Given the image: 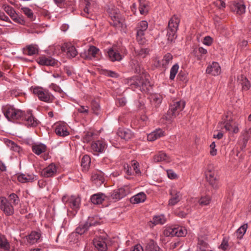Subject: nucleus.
Here are the masks:
<instances>
[{
	"label": "nucleus",
	"mask_w": 251,
	"mask_h": 251,
	"mask_svg": "<svg viewBox=\"0 0 251 251\" xmlns=\"http://www.w3.org/2000/svg\"><path fill=\"white\" fill-rule=\"evenodd\" d=\"M6 145L9 147L10 150L17 152H19L20 148L14 142L10 140H6L5 142Z\"/></svg>",
	"instance_id": "nucleus-44"
},
{
	"label": "nucleus",
	"mask_w": 251,
	"mask_h": 251,
	"mask_svg": "<svg viewBox=\"0 0 251 251\" xmlns=\"http://www.w3.org/2000/svg\"><path fill=\"white\" fill-rule=\"evenodd\" d=\"M91 107L93 112L95 114L98 115L100 110V106L99 102L96 100H93L91 102Z\"/></svg>",
	"instance_id": "nucleus-51"
},
{
	"label": "nucleus",
	"mask_w": 251,
	"mask_h": 251,
	"mask_svg": "<svg viewBox=\"0 0 251 251\" xmlns=\"http://www.w3.org/2000/svg\"><path fill=\"white\" fill-rule=\"evenodd\" d=\"M93 132L92 131H86L83 132L82 140L84 143H88L93 139Z\"/></svg>",
	"instance_id": "nucleus-47"
},
{
	"label": "nucleus",
	"mask_w": 251,
	"mask_h": 251,
	"mask_svg": "<svg viewBox=\"0 0 251 251\" xmlns=\"http://www.w3.org/2000/svg\"><path fill=\"white\" fill-rule=\"evenodd\" d=\"M187 233V229L183 226H176V236L183 237Z\"/></svg>",
	"instance_id": "nucleus-46"
},
{
	"label": "nucleus",
	"mask_w": 251,
	"mask_h": 251,
	"mask_svg": "<svg viewBox=\"0 0 251 251\" xmlns=\"http://www.w3.org/2000/svg\"><path fill=\"white\" fill-rule=\"evenodd\" d=\"M103 174H93L92 176V179L94 181H100V182L103 183L104 181Z\"/></svg>",
	"instance_id": "nucleus-52"
},
{
	"label": "nucleus",
	"mask_w": 251,
	"mask_h": 251,
	"mask_svg": "<svg viewBox=\"0 0 251 251\" xmlns=\"http://www.w3.org/2000/svg\"><path fill=\"white\" fill-rule=\"evenodd\" d=\"M2 111L8 121L21 120L24 112L21 110L16 109L13 106L9 104L3 106Z\"/></svg>",
	"instance_id": "nucleus-3"
},
{
	"label": "nucleus",
	"mask_w": 251,
	"mask_h": 251,
	"mask_svg": "<svg viewBox=\"0 0 251 251\" xmlns=\"http://www.w3.org/2000/svg\"><path fill=\"white\" fill-rule=\"evenodd\" d=\"M10 249V245L5 236L0 234V251H6Z\"/></svg>",
	"instance_id": "nucleus-31"
},
{
	"label": "nucleus",
	"mask_w": 251,
	"mask_h": 251,
	"mask_svg": "<svg viewBox=\"0 0 251 251\" xmlns=\"http://www.w3.org/2000/svg\"><path fill=\"white\" fill-rule=\"evenodd\" d=\"M106 196L103 193H98L91 196L90 200L94 204H100L105 200Z\"/></svg>",
	"instance_id": "nucleus-27"
},
{
	"label": "nucleus",
	"mask_w": 251,
	"mask_h": 251,
	"mask_svg": "<svg viewBox=\"0 0 251 251\" xmlns=\"http://www.w3.org/2000/svg\"><path fill=\"white\" fill-rule=\"evenodd\" d=\"M170 195L171 196L168 204L170 206H174L181 199V194L176 191L174 187H172L169 191Z\"/></svg>",
	"instance_id": "nucleus-15"
},
{
	"label": "nucleus",
	"mask_w": 251,
	"mask_h": 251,
	"mask_svg": "<svg viewBox=\"0 0 251 251\" xmlns=\"http://www.w3.org/2000/svg\"><path fill=\"white\" fill-rule=\"evenodd\" d=\"M27 242L30 244L39 242L41 240V233L40 231H32L26 236Z\"/></svg>",
	"instance_id": "nucleus-20"
},
{
	"label": "nucleus",
	"mask_w": 251,
	"mask_h": 251,
	"mask_svg": "<svg viewBox=\"0 0 251 251\" xmlns=\"http://www.w3.org/2000/svg\"><path fill=\"white\" fill-rule=\"evenodd\" d=\"M109 13L111 19L110 24L117 28H121L123 25L124 21L119 11L115 9H111Z\"/></svg>",
	"instance_id": "nucleus-10"
},
{
	"label": "nucleus",
	"mask_w": 251,
	"mask_h": 251,
	"mask_svg": "<svg viewBox=\"0 0 251 251\" xmlns=\"http://www.w3.org/2000/svg\"><path fill=\"white\" fill-rule=\"evenodd\" d=\"M5 12L10 16L11 15L13 14L16 11L11 6L9 5H5L3 8Z\"/></svg>",
	"instance_id": "nucleus-56"
},
{
	"label": "nucleus",
	"mask_w": 251,
	"mask_h": 251,
	"mask_svg": "<svg viewBox=\"0 0 251 251\" xmlns=\"http://www.w3.org/2000/svg\"><path fill=\"white\" fill-rule=\"evenodd\" d=\"M146 199V194L143 192H140L132 197L131 198V201L133 203H139L145 201Z\"/></svg>",
	"instance_id": "nucleus-34"
},
{
	"label": "nucleus",
	"mask_w": 251,
	"mask_h": 251,
	"mask_svg": "<svg viewBox=\"0 0 251 251\" xmlns=\"http://www.w3.org/2000/svg\"><path fill=\"white\" fill-rule=\"evenodd\" d=\"M21 11L27 16V18L31 20L33 19V13L32 10L26 7H23L21 8Z\"/></svg>",
	"instance_id": "nucleus-48"
},
{
	"label": "nucleus",
	"mask_w": 251,
	"mask_h": 251,
	"mask_svg": "<svg viewBox=\"0 0 251 251\" xmlns=\"http://www.w3.org/2000/svg\"><path fill=\"white\" fill-rule=\"evenodd\" d=\"M206 179L209 184L214 188L218 187V179L217 174H206Z\"/></svg>",
	"instance_id": "nucleus-28"
},
{
	"label": "nucleus",
	"mask_w": 251,
	"mask_h": 251,
	"mask_svg": "<svg viewBox=\"0 0 251 251\" xmlns=\"http://www.w3.org/2000/svg\"><path fill=\"white\" fill-rule=\"evenodd\" d=\"M20 120L24 121L25 124L28 127H35L39 124V121L33 116L30 112H27L26 113L23 112L22 117Z\"/></svg>",
	"instance_id": "nucleus-13"
},
{
	"label": "nucleus",
	"mask_w": 251,
	"mask_h": 251,
	"mask_svg": "<svg viewBox=\"0 0 251 251\" xmlns=\"http://www.w3.org/2000/svg\"><path fill=\"white\" fill-rule=\"evenodd\" d=\"M33 93L36 95L40 100L46 102H51L54 99V97L48 90L43 88L36 87L32 88Z\"/></svg>",
	"instance_id": "nucleus-8"
},
{
	"label": "nucleus",
	"mask_w": 251,
	"mask_h": 251,
	"mask_svg": "<svg viewBox=\"0 0 251 251\" xmlns=\"http://www.w3.org/2000/svg\"><path fill=\"white\" fill-rule=\"evenodd\" d=\"M118 135L122 139L125 140H128L133 136L132 132L128 129H119L118 131Z\"/></svg>",
	"instance_id": "nucleus-30"
},
{
	"label": "nucleus",
	"mask_w": 251,
	"mask_h": 251,
	"mask_svg": "<svg viewBox=\"0 0 251 251\" xmlns=\"http://www.w3.org/2000/svg\"><path fill=\"white\" fill-rule=\"evenodd\" d=\"M173 58V55L171 53H167L163 56L161 60H155L154 65L156 67H162L166 70L169 64L172 62Z\"/></svg>",
	"instance_id": "nucleus-14"
},
{
	"label": "nucleus",
	"mask_w": 251,
	"mask_h": 251,
	"mask_svg": "<svg viewBox=\"0 0 251 251\" xmlns=\"http://www.w3.org/2000/svg\"><path fill=\"white\" fill-rule=\"evenodd\" d=\"M13 21L21 25H24L25 23V21L24 20V19H23L21 17H20L19 16H18L16 18H14V19Z\"/></svg>",
	"instance_id": "nucleus-64"
},
{
	"label": "nucleus",
	"mask_w": 251,
	"mask_h": 251,
	"mask_svg": "<svg viewBox=\"0 0 251 251\" xmlns=\"http://www.w3.org/2000/svg\"><path fill=\"white\" fill-rule=\"evenodd\" d=\"M91 163V158L88 155H84L82 157L81 161V166L83 171H87L89 168Z\"/></svg>",
	"instance_id": "nucleus-36"
},
{
	"label": "nucleus",
	"mask_w": 251,
	"mask_h": 251,
	"mask_svg": "<svg viewBox=\"0 0 251 251\" xmlns=\"http://www.w3.org/2000/svg\"><path fill=\"white\" fill-rule=\"evenodd\" d=\"M179 69V66L177 64H175L174 65L170 70V79L174 80L176 77V75L178 73V70Z\"/></svg>",
	"instance_id": "nucleus-45"
},
{
	"label": "nucleus",
	"mask_w": 251,
	"mask_h": 251,
	"mask_svg": "<svg viewBox=\"0 0 251 251\" xmlns=\"http://www.w3.org/2000/svg\"><path fill=\"white\" fill-rule=\"evenodd\" d=\"M177 78L179 80L185 83L188 81L187 74L183 71H180L178 73Z\"/></svg>",
	"instance_id": "nucleus-53"
},
{
	"label": "nucleus",
	"mask_w": 251,
	"mask_h": 251,
	"mask_svg": "<svg viewBox=\"0 0 251 251\" xmlns=\"http://www.w3.org/2000/svg\"><path fill=\"white\" fill-rule=\"evenodd\" d=\"M216 5L219 8L225 7L226 4L223 0H217L215 1Z\"/></svg>",
	"instance_id": "nucleus-62"
},
{
	"label": "nucleus",
	"mask_w": 251,
	"mask_h": 251,
	"mask_svg": "<svg viewBox=\"0 0 251 251\" xmlns=\"http://www.w3.org/2000/svg\"><path fill=\"white\" fill-rule=\"evenodd\" d=\"M38 64L41 65L55 66L57 64V61L54 58L45 55L40 56L37 59Z\"/></svg>",
	"instance_id": "nucleus-19"
},
{
	"label": "nucleus",
	"mask_w": 251,
	"mask_h": 251,
	"mask_svg": "<svg viewBox=\"0 0 251 251\" xmlns=\"http://www.w3.org/2000/svg\"><path fill=\"white\" fill-rule=\"evenodd\" d=\"M185 105V101L179 100L175 101L170 105L169 109L164 118L168 121H171L172 119L178 116L180 112L184 109Z\"/></svg>",
	"instance_id": "nucleus-2"
},
{
	"label": "nucleus",
	"mask_w": 251,
	"mask_h": 251,
	"mask_svg": "<svg viewBox=\"0 0 251 251\" xmlns=\"http://www.w3.org/2000/svg\"><path fill=\"white\" fill-rule=\"evenodd\" d=\"M199 248L201 251H206L208 245L203 241H199Z\"/></svg>",
	"instance_id": "nucleus-57"
},
{
	"label": "nucleus",
	"mask_w": 251,
	"mask_h": 251,
	"mask_svg": "<svg viewBox=\"0 0 251 251\" xmlns=\"http://www.w3.org/2000/svg\"><path fill=\"white\" fill-rule=\"evenodd\" d=\"M248 228V225L247 224H245L242 226H241L236 231V236L237 238L241 239L243 238V236L244 235L245 233H246L247 231V229Z\"/></svg>",
	"instance_id": "nucleus-43"
},
{
	"label": "nucleus",
	"mask_w": 251,
	"mask_h": 251,
	"mask_svg": "<svg viewBox=\"0 0 251 251\" xmlns=\"http://www.w3.org/2000/svg\"><path fill=\"white\" fill-rule=\"evenodd\" d=\"M95 5L94 1L81 0L80 6L83 9L81 15L86 18L93 19Z\"/></svg>",
	"instance_id": "nucleus-6"
},
{
	"label": "nucleus",
	"mask_w": 251,
	"mask_h": 251,
	"mask_svg": "<svg viewBox=\"0 0 251 251\" xmlns=\"http://www.w3.org/2000/svg\"><path fill=\"white\" fill-rule=\"evenodd\" d=\"M105 238L97 237L93 240V245L98 251H106L107 249Z\"/></svg>",
	"instance_id": "nucleus-17"
},
{
	"label": "nucleus",
	"mask_w": 251,
	"mask_h": 251,
	"mask_svg": "<svg viewBox=\"0 0 251 251\" xmlns=\"http://www.w3.org/2000/svg\"><path fill=\"white\" fill-rule=\"evenodd\" d=\"M176 226H168L164 230V234L166 236H176Z\"/></svg>",
	"instance_id": "nucleus-39"
},
{
	"label": "nucleus",
	"mask_w": 251,
	"mask_h": 251,
	"mask_svg": "<svg viewBox=\"0 0 251 251\" xmlns=\"http://www.w3.org/2000/svg\"><path fill=\"white\" fill-rule=\"evenodd\" d=\"M9 201H11L12 205L14 206L18 204L20 201V199L16 194L12 193L9 196Z\"/></svg>",
	"instance_id": "nucleus-49"
},
{
	"label": "nucleus",
	"mask_w": 251,
	"mask_h": 251,
	"mask_svg": "<svg viewBox=\"0 0 251 251\" xmlns=\"http://www.w3.org/2000/svg\"><path fill=\"white\" fill-rule=\"evenodd\" d=\"M57 169L55 164L51 163L45 169L44 173H56Z\"/></svg>",
	"instance_id": "nucleus-54"
},
{
	"label": "nucleus",
	"mask_w": 251,
	"mask_h": 251,
	"mask_svg": "<svg viewBox=\"0 0 251 251\" xmlns=\"http://www.w3.org/2000/svg\"><path fill=\"white\" fill-rule=\"evenodd\" d=\"M215 143L214 142H213L211 145H210V153L211 155L214 156L217 153V150L215 149Z\"/></svg>",
	"instance_id": "nucleus-60"
},
{
	"label": "nucleus",
	"mask_w": 251,
	"mask_h": 251,
	"mask_svg": "<svg viewBox=\"0 0 251 251\" xmlns=\"http://www.w3.org/2000/svg\"><path fill=\"white\" fill-rule=\"evenodd\" d=\"M148 24L146 21H142L138 23L136 27V39L140 44H143L146 42L145 35L147 32Z\"/></svg>",
	"instance_id": "nucleus-7"
},
{
	"label": "nucleus",
	"mask_w": 251,
	"mask_h": 251,
	"mask_svg": "<svg viewBox=\"0 0 251 251\" xmlns=\"http://www.w3.org/2000/svg\"><path fill=\"white\" fill-rule=\"evenodd\" d=\"M61 50L66 52L69 57H75L77 54L75 47L71 43H64L61 47Z\"/></svg>",
	"instance_id": "nucleus-16"
},
{
	"label": "nucleus",
	"mask_w": 251,
	"mask_h": 251,
	"mask_svg": "<svg viewBox=\"0 0 251 251\" xmlns=\"http://www.w3.org/2000/svg\"><path fill=\"white\" fill-rule=\"evenodd\" d=\"M166 218L163 215H156L153 218L152 223L154 225L164 224L166 222Z\"/></svg>",
	"instance_id": "nucleus-41"
},
{
	"label": "nucleus",
	"mask_w": 251,
	"mask_h": 251,
	"mask_svg": "<svg viewBox=\"0 0 251 251\" xmlns=\"http://www.w3.org/2000/svg\"><path fill=\"white\" fill-rule=\"evenodd\" d=\"M131 192L130 188L128 185H125L122 187L114 190L110 194L111 198L114 201H118L123 199Z\"/></svg>",
	"instance_id": "nucleus-9"
},
{
	"label": "nucleus",
	"mask_w": 251,
	"mask_h": 251,
	"mask_svg": "<svg viewBox=\"0 0 251 251\" xmlns=\"http://www.w3.org/2000/svg\"><path fill=\"white\" fill-rule=\"evenodd\" d=\"M250 135H251V127L248 131H246V135L244 138L245 143L247 142L249 139L250 138Z\"/></svg>",
	"instance_id": "nucleus-63"
},
{
	"label": "nucleus",
	"mask_w": 251,
	"mask_h": 251,
	"mask_svg": "<svg viewBox=\"0 0 251 251\" xmlns=\"http://www.w3.org/2000/svg\"><path fill=\"white\" fill-rule=\"evenodd\" d=\"M126 103V100L125 98L121 97L118 98L116 100V104L119 106H124Z\"/></svg>",
	"instance_id": "nucleus-55"
},
{
	"label": "nucleus",
	"mask_w": 251,
	"mask_h": 251,
	"mask_svg": "<svg viewBox=\"0 0 251 251\" xmlns=\"http://www.w3.org/2000/svg\"><path fill=\"white\" fill-rule=\"evenodd\" d=\"M130 66L135 73H139L141 72L140 66L138 61L134 60H131L130 62Z\"/></svg>",
	"instance_id": "nucleus-50"
},
{
	"label": "nucleus",
	"mask_w": 251,
	"mask_h": 251,
	"mask_svg": "<svg viewBox=\"0 0 251 251\" xmlns=\"http://www.w3.org/2000/svg\"><path fill=\"white\" fill-rule=\"evenodd\" d=\"M99 49L96 47L93 46H90L87 51V55H86V58L88 59L96 58L97 57V54L99 53Z\"/></svg>",
	"instance_id": "nucleus-35"
},
{
	"label": "nucleus",
	"mask_w": 251,
	"mask_h": 251,
	"mask_svg": "<svg viewBox=\"0 0 251 251\" xmlns=\"http://www.w3.org/2000/svg\"><path fill=\"white\" fill-rule=\"evenodd\" d=\"M107 148V145L103 140H97L92 142L91 146V151L95 155L103 153Z\"/></svg>",
	"instance_id": "nucleus-12"
},
{
	"label": "nucleus",
	"mask_w": 251,
	"mask_h": 251,
	"mask_svg": "<svg viewBox=\"0 0 251 251\" xmlns=\"http://www.w3.org/2000/svg\"><path fill=\"white\" fill-rule=\"evenodd\" d=\"M237 81L242 86V89L244 90H248L250 87L251 84L247 77L244 75H241L237 78Z\"/></svg>",
	"instance_id": "nucleus-32"
},
{
	"label": "nucleus",
	"mask_w": 251,
	"mask_h": 251,
	"mask_svg": "<svg viewBox=\"0 0 251 251\" xmlns=\"http://www.w3.org/2000/svg\"><path fill=\"white\" fill-rule=\"evenodd\" d=\"M188 203L192 206H196L199 204V200L196 198H191L189 200Z\"/></svg>",
	"instance_id": "nucleus-59"
},
{
	"label": "nucleus",
	"mask_w": 251,
	"mask_h": 251,
	"mask_svg": "<svg viewBox=\"0 0 251 251\" xmlns=\"http://www.w3.org/2000/svg\"><path fill=\"white\" fill-rule=\"evenodd\" d=\"M149 51L150 50L148 48L135 49L133 52V55L138 59H143L149 54Z\"/></svg>",
	"instance_id": "nucleus-29"
},
{
	"label": "nucleus",
	"mask_w": 251,
	"mask_h": 251,
	"mask_svg": "<svg viewBox=\"0 0 251 251\" xmlns=\"http://www.w3.org/2000/svg\"><path fill=\"white\" fill-rule=\"evenodd\" d=\"M0 209L7 216L12 215L14 212L13 205L4 197H0Z\"/></svg>",
	"instance_id": "nucleus-11"
},
{
	"label": "nucleus",
	"mask_w": 251,
	"mask_h": 251,
	"mask_svg": "<svg viewBox=\"0 0 251 251\" xmlns=\"http://www.w3.org/2000/svg\"><path fill=\"white\" fill-rule=\"evenodd\" d=\"M234 12L238 15H242L245 12L246 6L242 3H235L232 7Z\"/></svg>",
	"instance_id": "nucleus-38"
},
{
	"label": "nucleus",
	"mask_w": 251,
	"mask_h": 251,
	"mask_svg": "<svg viewBox=\"0 0 251 251\" xmlns=\"http://www.w3.org/2000/svg\"><path fill=\"white\" fill-rule=\"evenodd\" d=\"M25 51L28 55H32L38 53V48L36 45H29L27 46Z\"/></svg>",
	"instance_id": "nucleus-42"
},
{
	"label": "nucleus",
	"mask_w": 251,
	"mask_h": 251,
	"mask_svg": "<svg viewBox=\"0 0 251 251\" xmlns=\"http://www.w3.org/2000/svg\"><path fill=\"white\" fill-rule=\"evenodd\" d=\"M125 83L128 85L133 91L139 90L146 92L150 86L149 80L144 75H136L125 80Z\"/></svg>",
	"instance_id": "nucleus-1"
},
{
	"label": "nucleus",
	"mask_w": 251,
	"mask_h": 251,
	"mask_svg": "<svg viewBox=\"0 0 251 251\" xmlns=\"http://www.w3.org/2000/svg\"><path fill=\"white\" fill-rule=\"evenodd\" d=\"M164 136H165L164 131L158 128L149 134L147 136V140L149 141H153Z\"/></svg>",
	"instance_id": "nucleus-24"
},
{
	"label": "nucleus",
	"mask_w": 251,
	"mask_h": 251,
	"mask_svg": "<svg viewBox=\"0 0 251 251\" xmlns=\"http://www.w3.org/2000/svg\"><path fill=\"white\" fill-rule=\"evenodd\" d=\"M109 59L112 61H119L122 59V55L113 48H111L107 52Z\"/></svg>",
	"instance_id": "nucleus-26"
},
{
	"label": "nucleus",
	"mask_w": 251,
	"mask_h": 251,
	"mask_svg": "<svg viewBox=\"0 0 251 251\" xmlns=\"http://www.w3.org/2000/svg\"><path fill=\"white\" fill-rule=\"evenodd\" d=\"M221 67L219 64L215 62L209 65L206 70V73L214 76L219 75L221 73Z\"/></svg>",
	"instance_id": "nucleus-21"
},
{
	"label": "nucleus",
	"mask_w": 251,
	"mask_h": 251,
	"mask_svg": "<svg viewBox=\"0 0 251 251\" xmlns=\"http://www.w3.org/2000/svg\"><path fill=\"white\" fill-rule=\"evenodd\" d=\"M149 5L147 1L144 0H139V10L142 15H146L149 11Z\"/></svg>",
	"instance_id": "nucleus-37"
},
{
	"label": "nucleus",
	"mask_w": 251,
	"mask_h": 251,
	"mask_svg": "<svg viewBox=\"0 0 251 251\" xmlns=\"http://www.w3.org/2000/svg\"><path fill=\"white\" fill-rule=\"evenodd\" d=\"M62 201L67 207L73 210L75 213L79 209L81 199L78 196L65 195L63 196Z\"/></svg>",
	"instance_id": "nucleus-5"
},
{
	"label": "nucleus",
	"mask_w": 251,
	"mask_h": 251,
	"mask_svg": "<svg viewBox=\"0 0 251 251\" xmlns=\"http://www.w3.org/2000/svg\"><path fill=\"white\" fill-rule=\"evenodd\" d=\"M211 201V197L208 195L201 196L199 200V204L201 206H205L209 204Z\"/></svg>",
	"instance_id": "nucleus-40"
},
{
	"label": "nucleus",
	"mask_w": 251,
	"mask_h": 251,
	"mask_svg": "<svg viewBox=\"0 0 251 251\" xmlns=\"http://www.w3.org/2000/svg\"><path fill=\"white\" fill-rule=\"evenodd\" d=\"M180 18L176 15H174L169 20L167 29L168 40L172 42L176 38V31L180 23Z\"/></svg>",
	"instance_id": "nucleus-4"
},
{
	"label": "nucleus",
	"mask_w": 251,
	"mask_h": 251,
	"mask_svg": "<svg viewBox=\"0 0 251 251\" xmlns=\"http://www.w3.org/2000/svg\"><path fill=\"white\" fill-rule=\"evenodd\" d=\"M153 160L154 162H169L170 157L164 151H160L153 156Z\"/></svg>",
	"instance_id": "nucleus-23"
},
{
	"label": "nucleus",
	"mask_w": 251,
	"mask_h": 251,
	"mask_svg": "<svg viewBox=\"0 0 251 251\" xmlns=\"http://www.w3.org/2000/svg\"><path fill=\"white\" fill-rule=\"evenodd\" d=\"M55 132L59 136L65 137L69 134L67 126L64 123H58L55 125Z\"/></svg>",
	"instance_id": "nucleus-18"
},
{
	"label": "nucleus",
	"mask_w": 251,
	"mask_h": 251,
	"mask_svg": "<svg viewBox=\"0 0 251 251\" xmlns=\"http://www.w3.org/2000/svg\"><path fill=\"white\" fill-rule=\"evenodd\" d=\"M212 43V39L210 36H206L203 39V44L210 46Z\"/></svg>",
	"instance_id": "nucleus-61"
},
{
	"label": "nucleus",
	"mask_w": 251,
	"mask_h": 251,
	"mask_svg": "<svg viewBox=\"0 0 251 251\" xmlns=\"http://www.w3.org/2000/svg\"><path fill=\"white\" fill-rule=\"evenodd\" d=\"M17 178L19 182L26 183L36 180L37 176L33 174H20L17 176Z\"/></svg>",
	"instance_id": "nucleus-22"
},
{
	"label": "nucleus",
	"mask_w": 251,
	"mask_h": 251,
	"mask_svg": "<svg viewBox=\"0 0 251 251\" xmlns=\"http://www.w3.org/2000/svg\"><path fill=\"white\" fill-rule=\"evenodd\" d=\"M77 110L80 113L88 114L89 111V108L88 106H80L77 108Z\"/></svg>",
	"instance_id": "nucleus-58"
},
{
	"label": "nucleus",
	"mask_w": 251,
	"mask_h": 251,
	"mask_svg": "<svg viewBox=\"0 0 251 251\" xmlns=\"http://www.w3.org/2000/svg\"><path fill=\"white\" fill-rule=\"evenodd\" d=\"M124 169L126 170V173H129V171H131L133 169L135 173H141L139 169V163L135 160H132L131 163V166L129 167L127 164L124 165Z\"/></svg>",
	"instance_id": "nucleus-33"
},
{
	"label": "nucleus",
	"mask_w": 251,
	"mask_h": 251,
	"mask_svg": "<svg viewBox=\"0 0 251 251\" xmlns=\"http://www.w3.org/2000/svg\"><path fill=\"white\" fill-rule=\"evenodd\" d=\"M46 145L42 143H34L32 145V151L36 155H39L46 151Z\"/></svg>",
	"instance_id": "nucleus-25"
}]
</instances>
